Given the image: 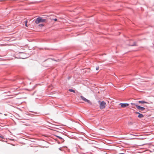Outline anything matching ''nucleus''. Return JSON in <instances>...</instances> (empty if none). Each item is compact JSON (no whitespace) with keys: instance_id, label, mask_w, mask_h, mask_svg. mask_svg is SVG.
Listing matches in <instances>:
<instances>
[{"instance_id":"nucleus-1","label":"nucleus","mask_w":154,"mask_h":154,"mask_svg":"<svg viewBox=\"0 0 154 154\" xmlns=\"http://www.w3.org/2000/svg\"><path fill=\"white\" fill-rule=\"evenodd\" d=\"M45 19H43L42 18L39 17L36 19L35 21V23L36 24H38L41 23L45 22Z\"/></svg>"},{"instance_id":"nucleus-2","label":"nucleus","mask_w":154,"mask_h":154,"mask_svg":"<svg viewBox=\"0 0 154 154\" xmlns=\"http://www.w3.org/2000/svg\"><path fill=\"white\" fill-rule=\"evenodd\" d=\"M99 103L100 102V109H104L106 106V103L104 101L100 102V101H99Z\"/></svg>"},{"instance_id":"nucleus-3","label":"nucleus","mask_w":154,"mask_h":154,"mask_svg":"<svg viewBox=\"0 0 154 154\" xmlns=\"http://www.w3.org/2000/svg\"><path fill=\"white\" fill-rule=\"evenodd\" d=\"M80 97L81 99L83 100L84 101L87 102L88 103L90 104H91V101L87 99H86L84 97L82 96H80Z\"/></svg>"},{"instance_id":"nucleus-4","label":"nucleus","mask_w":154,"mask_h":154,"mask_svg":"<svg viewBox=\"0 0 154 154\" xmlns=\"http://www.w3.org/2000/svg\"><path fill=\"white\" fill-rule=\"evenodd\" d=\"M135 106L138 110L141 111H143L145 109L144 108L139 106L137 105H135Z\"/></svg>"},{"instance_id":"nucleus-5","label":"nucleus","mask_w":154,"mask_h":154,"mask_svg":"<svg viewBox=\"0 0 154 154\" xmlns=\"http://www.w3.org/2000/svg\"><path fill=\"white\" fill-rule=\"evenodd\" d=\"M119 104H120V105H121V106L123 108L125 107L129 106V104L128 103H121Z\"/></svg>"},{"instance_id":"nucleus-6","label":"nucleus","mask_w":154,"mask_h":154,"mask_svg":"<svg viewBox=\"0 0 154 154\" xmlns=\"http://www.w3.org/2000/svg\"><path fill=\"white\" fill-rule=\"evenodd\" d=\"M138 103H141L142 104L146 103H148L146 102H145L144 101H139L138 102Z\"/></svg>"},{"instance_id":"nucleus-7","label":"nucleus","mask_w":154,"mask_h":154,"mask_svg":"<svg viewBox=\"0 0 154 154\" xmlns=\"http://www.w3.org/2000/svg\"><path fill=\"white\" fill-rule=\"evenodd\" d=\"M138 117L139 118H142L143 117V114H139L138 115Z\"/></svg>"},{"instance_id":"nucleus-8","label":"nucleus","mask_w":154,"mask_h":154,"mask_svg":"<svg viewBox=\"0 0 154 154\" xmlns=\"http://www.w3.org/2000/svg\"><path fill=\"white\" fill-rule=\"evenodd\" d=\"M69 91L70 92H73L74 93H75V91L73 90L72 89H69Z\"/></svg>"},{"instance_id":"nucleus-9","label":"nucleus","mask_w":154,"mask_h":154,"mask_svg":"<svg viewBox=\"0 0 154 154\" xmlns=\"http://www.w3.org/2000/svg\"><path fill=\"white\" fill-rule=\"evenodd\" d=\"M28 22V21L27 20H26L25 21V25L26 27H28V26L27 25V23Z\"/></svg>"},{"instance_id":"nucleus-10","label":"nucleus","mask_w":154,"mask_h":154,"mask_svg":"<svg viewBox=\"0 0 154 154\" xmlns=\"http://www.w3.org/2000/svg\"><path fill=\"white\" fill-rule=\"evenodd\" d=\"M129 45L130 46H136V45L135 44V43H134V44H129Z\"/></svg>"},{"instance_id":"nucleus-11","label":"nucleus","mask_w":154,"mask_h":154,"mask_svg":"<svg viewBox=\"0 0 154 154\" xmlns=\"http://www.w3.org/2000/svg\"><path fill=\"white\" fill-rule=\"evenodd\" d=\"M44 26V25L43 24H41L39 25V26Z\"/></svg>"},{"instance_id":"nucleus-12","label":"nucleus","mask_w":154,"mask_h":154,"mask_svg":"<svg viewBox=\"0 0 154 154\" xmlns=\"http://www.w3.org/2000/svg\"><path fill=\"white\" fill-rule=\"evenodd\" d=\"M99 66H97V67H96V70H98L99 69Z\"/></svg>"},{"instance_id":"nucleus-13","label":"nucleus","mask_w":154,"mask_h":154,"mask_svg":"<svg viewBox=\"0 0 154 154\" xmlns=\"http://www.w3.org/2000/svg\"><path fill=\"white\" fill-rule=\"evenodd\" d=\"M0 137L2 138V139H4V137L2 136H0Z\"/></svg>"},{"instance_id":"nucleus-14","label":"nucleus","mask_w":154,"mask_h":154,"mask_svg":"<svg viewBox=\"0 0 154 154\" xmlns=\"http://www.w3.org/2000/svg\"><path fill=\"white\" fill-rule=\"evenodd\" d=\"M131 104L132 105H135H135H136L135 103H131Z\"/></svg>"},{"instance_id":"nucleus-15","label":"nucleus","mask_w":154,"mask_h":154,"mask_svg":"<svg viewBox=\"0 0 154 154\" xmlns=\"http://www.w3.org/2000/svg\"><path fill=\"white\" fill-rule=\"evenodd\" d=\"M53 20H54L55 21H57V19H56V18L54 19H53Z\"/></svg>"},{"instance_id":"nucleus-16","label":"nucleus","mask_w":154,"mask_h":154,"mask_svg":"<svg viewBox=\"0 0 154 154\" xmlns=\"http://www.w3.org/2000/svg\"><path fill=\"white\" fill-rule=\"evenodd\" d=\"M135 113L136 114H138L139 115V114H140V113H139V112H135Z\"/></svg>"},{"instance_id":"nucleus-17","label":"nucleus","mask_w":154,"mask_h":154,"mask_svg":"<svg viewBox=\"0 0 154 154\" xmlns=\"http://www.w3.org/2000/svg\"><path fill=\"white\" fill-rule=\"evenodd\" d=\"M133 42V41H132V40H131V42Z\"/></svg>"}]
</instances>
